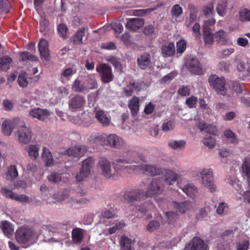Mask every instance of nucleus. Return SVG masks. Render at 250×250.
<instances>
[{
	"label": "nucleus",
	"instance_id": "obj_18",
	"mask_svg": "<svg viewBox=\"0 0 250 250\" xmlns=\"http://www.w3.org/2000/svg\"><path fill=\"white\" fill-rule=\"evenodd\" d=\"M137 64L140 68L146 70L151 66V57L149 53L145 52L137 58Z\"/></svg>",
	"mask_w": 250,
	"mask_h": 250
},
{
	"label": "nucleus",
	"instance_id": "obj_33",
	"mask_svg": "<svg viewBox=\"0 0 250 250\" xmlns=\"http://www.w3.org/2000/svg\"><path fill=\"white\" fill-rule=\"evenodd\" d=\"M227 7L228 0H220L218 3L216 8L217 14L221 17H224L227 13Z\"/></svg>",
	"mask_w": 250,
	"mask_h": 250
},
{
	"label": "nucleus",
	"instance_id": "obj_55",
	"mask_svg": "<svg viewBox=\"0 0 250 250\" xmlns=\"http://www.w3.org/2000/svg\"><path fill=\"white\" fill-rule=\"evenodd\" d=\"M177 94L181 97H186L190 95V88L188 85L180 86L177 91Z\"/></svg>",
	"mask_w": 250,
	"mask_h": 250
},
{
	"label": "nucleus",
	"instance_id": "obj_43",
	"mask_svg": "<svg viewBox=\"0 0 250 250\" xmlns=\"http://www.w3.org/2000/svg\"><path fill=\"white\" fill-rule=\"evenodd\" d=\"M135 154L133 153L131 156L128 155L126 158L117 159L115 161L118 163L121 164H136L137 163V161L135 158Z\"/></svg>",
	"mask_w": 250,
	"mask_h": 250
},
{
	"label": "nucleus",
	"instance_id": "obj_3",
	"mask_svg": "<svg viewBox=\"0 0 250 250\" xmlns=\"http://www.w3.org/2000/svg\"><path fill=\"white\" fill-rule=\"evenodd\" d=\"M201 179L202 184L208 188L210 192L216 191V187L214 184L213 178V172L210 168H203L201 169L198 174Z\"/></svg>",
	"mask_w": 250,
	"mask_h": 250
},
{
	"label": "nucleus",
	"instance_id": "obj_40",
	"mask_svg": "<svg viewBox=\"0 0 250 250\" xmlns=\"http://www.w3.org/2000/svg\"><path fill=\"white\" fill-rule=\"evenodd\" d=\"M18 176V172L15 165H11L8 168L7 172L6 174V178L7 180H12Z\"/></svg>",
	"mask_w": 250,
	"mask_h": 250
},
{
	"label": "nucleus",
	"instance_id": "obj_59",
	"mask_svg": "<svg viewBox=\"0 0 250 250\" xmlns=\"http://www.w3.org/2000/svg\"><path fill=\"white\" fill-rule=\"evenodd\" d=\"M21 57L22 61L29 60L32 61H37L38 58L36 56L31 54L28 52H22Z\"/></svg>",
	"mask_w": 250,
	"mask_h": 250
},
{
	"label": "nucleus",
	"instance_id": "obj_63",
	"mask_svg": "<svg viewBox=\"0 0 250 250\" xmlns=\"http://www.w3.org/2000/svg\"><path fill=\"white\" fill-rule=\"evenodd\" d=\"M67 30L68 28L67 26L63 23L60 24L58 26V31L59 34L61 37L63 38H65L67 36L66 33Z\"/></svg>",
	"mask_w": 250,
	"mask_h": 250
},
{
	"label": "nucleus",
	"instance_id": "obj_8",
	"mask_svg": "<svg viewBox=\"0 0 250 250\" xmlns=\"http://www.w3.org/2000/svg\"><path fill=\"white\" fill-rule=\"evenodd\" d=\"M96 71L99 74L102 81L104 83H108L114 79L111 67L106 63L98 64L96 68Z\"/></svg>",
	"mask_w": 250,
	"mask_h": 250
},
{
	"label": "nucleus",
	"instance_id": "obj_46",
	"mask_svg": "<svg viewBox=\"0 0 250 250\" xmlns=\"http://www.w3.org/2000/svg\"><path fill=\"white\" fill-rule=\"evenodd\" d=\"M242 172L246 178L250 176V158H247L242 166Z\"/></svg>",
	"mask_w": 250,
	"mask_h": 250
},
{
	"label": "nucleus",
	"instance_id": "obj_5",
	"mask_svg": "<svg viewBox=\"0 0 250 250\" xmlns=\"http://www.w3.org/2000/svg\"><path fill=\"white\" fill-rule=\"evenodd\" d=\"M145 197H146L145 191L140 188H134L122 192L120 197L121 200L129 203L140 201Z\"/></svg>",
	"mask_w": 250,
	"mask_h": 250
},
{
	"label": "nucleus",
	"instance_id": "obj_53",
	"mask_svg": "<svg viewBox=\"0 0 250 250\" xmlns=\"http://www.w3.org/2000/svg\"><path fill=\"white\" fill-rule=\"evenodd\" d=\"M215 140L214 137L210 136H208V134L203 140V144L209 148L211 149L215 146Z\"/></svg>",
	"mask_w": 250,
	"mask_h": 250
},
{
	"label": "nucleus",
	"instance_id": "obj_19",
	"mask_svg": "<svg viewBox=\"0 0 250 250\" xmlns=\"http://www.w3.org/2000/svg\"><path fill=\"white\" fill-rule=\"evenodd\" d=\"M85 103L84 98L77 95L71 98L69 102V107L71 109H77L82 108Z\"/></svg>",
	"mask_w": 250,
	"mask_h": 250
},
{
	"label": "nucleus",
	"instance_id": "obj_57",
	"mask_svg": "<svg viewBox=\"0 0 250 250\" xmlns=\"http://www.w3.org/2000/svg\"><path fill=\"white\" fill-rule=\"evenodd\" d=\"M10 8V3L7 0H0V13H7Z\"/></svg>",
	"mask_w": 250,
	"mask_h": 250
},
{
	"label": "nucleus",
	"instance_id": "obj_1",
	"mask_svg": "<svg viewBox=\"0 0 250 250\" xmlns=\"http://www.w3.org/2000/svg\"><path fill=\"white\" fill-rule=\"evenodd\" d=\"M98 166L102 174L105 178H115L119 175L118 169L120 166L117 165L113 168L111 167L110 162L105 158H102L99 160Z\"/></svg>",
	"mask_w": 250,
	"mask_h": 250
},
{
	"label": "nucleus",
	"instance_id": "obj_52",
	"mask_svg": "<svg viewBox=\"0 0 250 250\" xmlns=\"http://www.w3.org/2000/svg\"><path fill=\"white\" fill-rule=\"evenodd\" d=\"M183 13L182 7L178 4L174 5L170 10V14L173 17H179Z\"/></svg>",
	"mask_w": 250,
	"mask_h": 250
},
{
	"label": "nucleus",
	"instance_id": "obj_20",
	"mask_svg": "<svg viewBox=\"0 0 250 250\" xmlns=\"http://www.w3.org/2000/svg\"><path fill=\"white\" fill-rule=\"evenodd\" d=\"M215 41L221 45H229L232 43L229 41L228 35L225 31L220 30L214 34Z\"/></svg>",
	"mask_w": 250,
	"mask_h": 250
},
{
	"label": "nucleus",
	"instance_id": "obj_36",
	"mask_svg": "<svg viewBox=\"0 0 250 250\" xmlns=\"http://www.w3.org/2000/svg\"><path fill=\"white\" fill-rule=\"evenodd\" d=\"M0 227L4 234L8 237H9L13 234L14 229L9 222L6 221L2 222Z\"/></svg>",
	"mask_w": 250,
	"mask_h": 250
},
{
	"label": "nucleus",
	"instance_id": "obj_14",
	"mask_svg": "<svg viewBox=\"0 0 250 250\" xmlns=\"http://www.w3.org/2000/svg\"><path fill=\"white\" fill-rule=\"evenodd\" d=\"M185 64L188 70L192 74L200 75L202 72L200 63L196 58L192 57L188 60Z\"/></svg>",
	"mask_w": 250,
	"mask_h": 250
},
{
	"label": "nucleus",
	"instance_id": "obj_50",
	"mask_svg": "<svg viewBox=\"0 0 250 250\" xmlns=\"http://www.w3.org/2000/svg\"><path fill=\"white\" fill-rule=\"evenodd\" d=\"M203 12L205 16L207 17H212L214 15V5L213 3H208L203 8Z\"/></svg>",
	"mask_w": 250,
	"mask_h": 250
},
{
	"label": "nucleus",
	"instance_id": "obj_35",
	"mask_svg": "<svg viewBox=\"0 0 250 250\" xmlns=\"http://www.w3.org/2000/svg\"><path fill=\"white\" fill-rule=\"evenodd\" d=\"M29 157L33 160H36L39 156V148L36 145H29L26 148Z\"/></svg>",
	"mask_w": 250,
	"mask_h": 250
},
{
	"label": "nucleus",
	"instance_id": "obj_25",
	"mask_svg": "<svg viewBox=\"0 0 250 250\" xmlns=\"http://www.w3.org/2000/svg\"><path fill=\"white\" fill-rule=\"evenodd\" d=\"M84 230L79 228H74L71 232L72 239L75 244H80L83 239Z\"/></svg>",
	"mask_w": 250,
	"mask_h": 250
},
{
	"label": "nucleus",
	"instance_id": "obj_62",
	"mask_svg": "<svg viewBox=\"0 0 250 250\" xmlns=\"http://www.w3.org/2000/svg\"><path fill=\"white\" fill-rule=\"evenodd\" d=\"M48 179L51 182L58 183L61 181V176L60 173L52 172L48 176Z\"/></svg>",
	"mask_w": 250,
	"mask_h": 250
},
{
	"label": "nucleus",
	"instance_id": "obj_58",
	"mask_svg": "<svg viewBox=\"0 0 250 250\" xmlns=\"http://www.w3.org/2000/svg\"><path fill=\"white\" fill-rule=\"evenodd\" d=\"M234 52L233 48H225L223 49L220 52V57L222 59H226L231 55Z\"/></svg>",
	"mask_w": 250,
	"mask_h": 250
},
{
	"label": "nucleus",
	"instance_id": "obj_37",
	"mask_svg": "<svg viewBox=\"0 0 250 250\" xmlns=\"http://www.w3.org/2000/svg\"><path fill=\"white\" fill-rule=\"evenodd\" d=\"M164 218L166 222L172 224L178 219L179 215L173 211H168L164 213Z\"/></svg>",
	"mask_w": 250,
	"mask_h": 250
},
{
	"label": "nucleus",
	"instance_id": "obj_64",
	"mask_svg": "<svg viewBox=\"0 0 250 250\" xmlns=\"http://www.w3.org/2000/svg\"><path fill=\"white\" fill-rule=\"evenodd\" d=\"M2 106L5 111H11L14 107L13 102L9 99H4L2 102Z\"/></svg>",
	"mask_w": 250,
	"mask_h": 250
},
{
	"label": "nucleus",
	"instance_id": "obj_9",
	"mask_svg": "<svg viewBox=\"0 0 250 250\" xmlns=\"http://www.w3.org/2000/svg\"><path fill=\"white\" fill-rule=\"evenodd\" d=\"M94 164V159L89 157L82 163V167L79 173L76 175V180L81 182L87 177L91 173V168Z\"/></svg>",
	"mask_w": 250,
	"mask_h": 250
},
{
	"label": "nucleus",
	"instance_id": "obj_31",
	"mask_svg": "<svg viewBox=\"0 0 250 250\" xmlns=\"http://www.w3.org/2000/svg\"><path fill=\"white\" fill-rule=\"evenodd\" d=\"M200 129L201 131H204L208 135V136L215 135L217 133V129L215 126L213 125H208L206 124H202L199 125Z\"/></svg>",
	"mask_w": 250,
	"mask_h": 250
},
{
	"label": "nucleus",
	"instance_id": "obj_41",
	"mask_svg": "<svg viewBox=\"0 0 250 250\" xmlns=\"http://www.w3.org/2000/svg\"><path fill=\"white\" fill-rule=\"evenodd\" d=\"M183 191L185 192L188 196L194 198L197 192V188L191 185H187L184 187L181 188Z\"/></svg>",
	"mask_w": 250,
	"mask_h": 250
},
{
	"label": "nucleus",
	"instance_id": "obj_60",
	"mask_svg": "<svg viewBox=\"0 0 250 250\" xmlns=\"http://www.w3.org/2000/svg\"><path fill=\"white\" fill-rule=\"evenodd\" d=\"M153 206V204L149 201L148 203H146L143 205L139 207L138 209L143 214H145L150 209L152 208Z\"/></svg>",
	"mask_w": 250,
	"mask_h": 250
},
{
	"label": "nucleus",
	"instance_id": "obj_4",
	"mask_svg": "<svg viewBox=\"0 0 250 250\" xmlns=\"http://www.w3.org/2000/svg\"><path fill=\"white\" fill-rule=\"evenodd\" d=\"M165 188L162 180L159 178H153L148 186L147 189L145 191L146 197H153L161 194Z\"/></svg>",
	"mask_w": 250,
	"mask_h": 250
},
{
	"label": "nucleus",
	"instance_id": "obj_13",
	"mask_svg": "<svg viewBox=\"0 0 250 250\" xmlns=\"http://www.w3.org/2000/svg\"><path fill=\"white\" fill-rule=\"evenodd\" d=\"M106 146L113 148L120 149L125 145L123 139L115 134H111L106 136Z\"/></svg>",
	"mask_w": 250,
	"mask_h": 250
},
{
	"label": "nucleus",
	"instance_id": "obj_38",
	"mask_svg": "<svg viewBox=\"0 0 250 250\" xmlns=\"http://www.w3.org/2000/svg\"><path fill=\"white\" fill-rule=\"evenodd\" d=\"M69 195L70 191L67 189H64L60 195L57 193L54 194L53 198L56 200V201H58L59 202H62L67 200L66 203L69 204L68 202L69 200L71 199V198H69Z\"/></svg>",
	"mask_w": 250,
	"mask_h": 250
},
{
	"label": "nucleus",
	"instance_id": "obj_16",
	"mask_svg": "<svg viewBox=\"0 0 250 250\" xmlns=\"http://www.w3.org/2000/svg\"><path fill=\"white\" fill-rule=\"evenodd\" d=\"M236 69L241 74L250 73V58L244 57L236 59Z\"/></svg>",
	"mask_w": 250,
	"mask_h": 250
},
{
	"label": "nucleus",
	"instance_id": "obj_32",
	"mask_svg": "<svg viewBox=\"0 0 250 250\" xmlns=\"http://www.w3.org/2000/svg\"><path fill=\"white\" fill-rule=\"evenodd\" d=\"M175 46L173 42H169L167 45H163L162 52L163 54L166 57H170L175 53Z\"/></svg>",
	"mask_w": 250,
	"mask_h": 250
},
{
	"label": "nucleus",
	"instance_id": "obj_28",
	"mask_svg": "<svg viewBox=\"0 0 250 250\" xmlns=\"http://www.w3.org/2000/svg\"><path fill=\"white\" fill-rule=\"evenodd\" d=\"M186 145V142L184 140H171L169 141L168 142V146L171 149L175 150H181L183 149Z\"/></svg>",
	"mask_w": 250,
	"mask_h": 250
},
{
	"label": "nucleus",
	"instance_id": "obj_23",
	"mask_svg": "<svg viewBox=\"0 0 250 250\" xmlns=\"http://www.w3.org/2000/svg\"><path fill=\"white\" fill-rule=\"evenodd\" d=\"M95 116L97 121L103 126H107L109 125L110 120L104 111L102 110H97L95 111Z\"/></svg>",
	"mask_w": 250,
	"mask_h": 250
},
{
	"label": "nucleus",
	"instance_id": "obj_49",
	"mask_svg": "<svg viewBox=\"0 0 250 250\" xmlns=\"http://www.w3.org/2000/svg\"><path fill=\"white\" fill-rule=\"evenodd\" d=\"M224 136L229 143H235L237 141V138L235 133L231 130H226L224 131Z\"/></svg>",
	"mask_w": 250,
	"mask_h": 250
},
{
	"label": "nucleus",
	"instance_id": "obj_22",
	"mask_svg": "<svg viewBox=\"0 0 250 250\" xmlns=\"http://www.w3.org/2000/svg\"><path fill=\"white\" fill-rule=\"evenodd\" d=\"M30 238L29 231L24 228H19L16 233V239L17 241L21 244H24L27 242Z\"/></svg>",
	"mask_w": 250,
	"mask_h": 250
},
{
	"label": "nucleus",
	"instance_id": "obj_51",
	"mask_svg": "<svg viewBox=\"0 0 250 250\" xmlns=\"http://www.w3.org/2000/svg\"><path fill=\"white\" fill-rule=\"evenodd\" d=\"M239 19L242 21H250V10L243 9L239 11Z\"/></svg>",
	"mask_w": 250,
	"mask_h": 250
},
{
	"label": "nucleus",
	"instance_id": "obj_11",
	"mask_svg": "<svg viewBox=\"0 0 250 250\" xmlns=\"http://www.w3.org/2000/svg\"><path fill=\"white\" fill-rule=\"evenodd\" d=\"M185 250H208V246L200 238L195 237L186 246Z\"/></svg>",
	"mask_w": 250,
	"mask_h": 250
},
{
	"label": "nucleus",
	"instance_id": "obj_54",
	"mask_svg": "<svg viewBox=\"0 0 250 250\" xmlns=\"http://www.w3.org/2000/svg\"><path fill=\"white\" fill-rule=\"evenodd\" d=\"M85 85L80 80L76 79L72 84V89L77 92H82L85 89Z\"/></svg>",
	"mask_w": 250,
	"mask_h": 250
},
{
	"label": "nucleus",
	"instance_id": "obj_44",
	"mask_svg": "<svg viewBox=\"0 0 250 250\" xmlns=\"http://www.w3.org/2000/svg\"><path fill=\"white\" fill-rule=\"evenodd\" d=\"M132 241L127 237L123 236L121 240V246L122 250H131Z\"/></svg>",
	"mask_w": 250,
	"mask_h": 250
},
{
	"label": "nucleus",
	"instance_id": "obj_45",
	"mask_svg": "<svg viewBox=\"0 0 250 250\" xmlns=\"http://www.w3.org/2000/svg\"><path fill=\"white\" fill-rule=\"evenodd\" d=\"M18 83L21 87H25L28 84V76L25 72H21L18 78Z\"/></svg>",
	"mask_w": 250,
	"mask_h": 250
},
{
	"label": "nucleus",
	"instance_id": "obj_30",
	"mask_svg": "<svg viewBox=\"0 0 250 250\" xmlns=\"http://www.w3.org/2000/svg\"><path fill=\"white\" fill-rule=\"evenodd\" d=\"M139 99L134 96L128 103V106L133 116L137 114L139 108Z\"/></svg>",
	"mask_w": 250,
	"mask_h": 250
},
{
	"label": "nucleus",
	"instance_id": "obj_56",
	"mask_svg": "<svg viewBox=\"0 0 250 250\" xmlns=\"http://www.w3.org/2000/svg\"><path fill=\"white\" fill-rule=\"evenodd\" d=\"M231 66V63L229 61H221L218 65L219 69L225 72H229Z\"/></svg>",
	"mask_w": 250,
	"mask_h": 250
},
{
	"label": "nucleus",
	"instance_id": "obj_61",
	"mask_svg": "<svg viewBox=\"0 0 250 250\" xmlns=\"http://www.w3.org/2000/svg\"><path fill=\"white\" fill-rule=\"evenodd\" d=\"M198 99L196 97L191 96L186 100V104L189 108H194L196 106Z\"/></svg>",
	"mask_w": 250,
	"mask_h": 250
},
{
	"label": "nucleus",
	"instance_id": "obj_10",
	"mask_svg": "<svg viewBox=\"0 0 250 250\" xmlns=\"http://www.w3.org/2000/svg\"><path fill=\"white\" fill-rule=\"evenodd\" d=\"M29 115L34 119L47 122L50 119L51 112L46 109L35 107L29 111Z\"/></svg>",
	"mask_w": 250,
	"mask_h": 250
},
{
	"label": "nucleus",
	"instance_id": "obj_26",
	"mask_svg": "<svg viewBox=\"0 0 250 250\" xmlns=\"http://www.w3.org/2000/svg\"><path fill=\"white\" fill-rule=\"evenodd\" d=\"M172 206L177 209L180 212L182 213H185L187 211L189 210L192 208V204L189 201H185L181 203H178L173 201Z\"/></svg>",
	"mask_w": 250,
	"mask_h": 250
},
{
	"label": "nucleus",
	"instance_id": "obj_47",
	"mask_svg": "<svg viewBox=\"0 0 250 250\" xmlns=\"http://www.w3.org/2000/svg\"><path fill=\"white\" fill-rule=\"evenodd\" d=\"M93 143H95L99 145H106V136L98 135L91 136L90 140Z\"/></svg>",
	"mask_w": 250,
	"mask_h": 250
},
{
	"label": "nucleus",
	"instance_id": "obj_42",
	"mask_svg": "<svg viewBox=\"0 0 250 250\" xmlns=\"http://www.w3.org/2000/svg\"><path fill=\"white\" fill-rule=\"evenodd\" d=\"M106 61L111 63L117 71L122 72L123 66L119 60L113 56H110L107 58Z\"/></svg>",
	"mask_w": 250,
	"mask_h": 250
},
{
	"label": "nucleus",
	"instance_id": "obj_12",
	"mask_svg": "<svg viewBox=\"0 0 250 250\" xmlns=\"http://www.w3.org/2000/svg\"><path fill=\"white\" fill-rule=\"evenodd\" d=\"M87 150L85 146L77 145L68 148L64 152L63 154L76 158H81L83 156Z\"/></svg>",
	"mask_w": 250,
	"mask_h": 250
},
{
	"label": "nucleus",
	"instance_id": "obj_39",
	"mask_svg": "<svg viewBox=\"0 0 250 250\" xmlns=\"http://www.w3.org/2000/svg\"><path fill=\"white\" fill-rule=\"evenodd\" d=\"M12 62V59L8 56H4L0 59V68L3 71L9 69Z\"/></svg>",
	"mask_w": 250,
	"mask_h": 250
},
{
	"label": "nucleus",
	"instance_id": "obj_48",
	"mask_svg": "<svg viewBox=\"0 0 250 250\" xmlns=\"http://www.w3.org/2000/svg\"><path fill=\"white\" fill-rule=\"evenodd\" d=\"M204 39L206 44H212L214 42V35L211 32L210 30H203Z\"/></svg>",
	"mask_w": 250,
	"mask_h": 250
},
{
	"label": "nucleus",
	"instance_id": "obj_7",
	"mask_svg": "<svg viewBox=\"0 0 250 250\" xmlns=\"http://www.w3.org/2000/svg\"><path fill=\"white\" fill-rule=\"evenodd\" d=\"M210 86L221 95L226 94V81L224 77H219L216 75H211L208 79Z\"/></svg>",
	"mask_w": 250,
	"mask_h": 250
},
{
	"label": "nucleus",
	"instance_id": "obj_34",
	"mask_svg": "<svg viewBox=\"0 0 250 250\" xmlns=\"http://www.w3.org/2000/svg\"><path fill=\"white\" fill-rule=\"evenodd\" d=\"M85 28L82 27L80 28L71 38V41L73 43L75 44H78L82 43V39L83 37L84 36Z\"/></svg>",
	"mask_w": 250,
	"mask_h": 250
},
{
	"label": "nucleus",
	"instance_id": "obj_21",
	"mask_svg": "<svg viewBox=\"0 0 250 250\" xmlns=\"http://www.w3.org/2000/svg\"><path fill=\"white\" fill-rule=\"evenodd\" d=\"M144 24V21L140 18H131L128 20L125 27L131 30L136 31Z\"/></svg>",
	"mask_w": 250,
	"mask_h": 250
},
{
	"label": "nucleus",
	"instance_id": "obj_17",
	"mask_svg": "<svg viewBox=\"0 0 250 250\" xmlns=\"http://www.w3.org/2000/svg\"><path fill=\"white\" fill-rule=\"evenodd\" d=\"M38 48L41 59L49 61L50 59L48 42L45 39H41L38 44Z\"/></svg>",
	"mask_w": 250,
	"mask_h": 250
},
{
	"label": "nucleus",
	"instance_id": "obj_24",
	"mask_svg": "<svg viewBox=\"0 0 250 250\" xmlns=\"http://www.w3.org/2000/svg\"><path fill=\"white\" fill-rule=\"evenodd\" d=\"M141 169L144 170L147 174L151 176L158 175L161 172L160 167L153 165H142L141 166Z\"/></svg>",
	"mask_w": 250,
	"mask_h": 250
},
{
	"label": "nucleus",
	"instance_id": "obj_6",
	"mask_svg": "<svg viewBox=\"0 0 250 250\" xmlns=\"http://www.w3.org/2000/svg\"><path fill=\"white\" fill-rule=\"evenodd\" d=\"M22 118L14 117L9 119H5L1 124V132L6 136L12 134L14 129H18Z\"/></svg>",
	"mask_w": 250,
	"mask_h": 250
},
{
	"label": "nucleus",
	"instance_id": "obj_27",
	"mask_svg": "<svg viewBox=\"0 0 250 250\" xmlns=\"http://www.w3.org/2000/svg\"><path fill=\"white\" fill-rule=\"evenodd\" d=\"M90 202L88 199L85 198H81L79 199L71 197L68 203L74 208H79L82 207L83 205L87 204Z\"/></svg>",
	"mask_w": 250,
	"mask_h": 250
},
{
	"label": "nucleus",
	"instance_id": "obj_29",
	"mask_svg": "<svg viewBox=\"0 0 250 250\" xmlns=\"http://www.w3.org/2000/svg\"><path fill=\"white\" fill-rule=\"evenodd\" d=\"M42 158L47 167H51L53 164V156L49 150L44 147L42 150Z\"/></svg>",
	"mask_w": 250,
	"mask_h": 250
},
{
	"label": "nucleus",
	"instance_id": "obj_15",
	"mask_svg": "<svg viewBox=\"0 0 250 250\" xmlns=\"http://www.w3.org/2000/svg\"><path fill=\"white\" fill-rule=\"evenodd\" d=\"M178 175L174 171L170 170H165L163 172V176L159 179L162 180L164 187L166 185L170 186L173 185L177 181Z\"/></svg>",
	"mask_w": 250,
	"mask_h": 250
},
{
	"label": "nucleus",
	"instance_id": "obj_2",
	"mask_svg": "<svg viewBox=\"0 0 250 250\" xmlns=\"http://www.w3.org/2000/svg\"><path fill=\"white\" fill-rule=\"evenodd\" d=\"M17 140L21 145H26L32 140L33 133L31 129L27 126L22 119L16 131Z\"/></svg>",
	"mask_w": 250,
	"mask_h": 250
}]
</instances>
